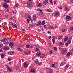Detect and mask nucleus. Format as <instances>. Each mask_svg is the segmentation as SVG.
<instances>
[{
  "label": "nucleus",
  "instance_id": "nucleus-29",
  "mask_svg": "<svg viewBox=\"0 0 73 73\" xmlns=\"http://www.w3.org/2000/svg\"><path fill=\"white\" fill-rule=\"evenodd\" d=\"M27 6L28 7H33L32 5H30V6H29V4H27Z\"/></svg>",
  "mask_w": 73,
  "mask_h": 73
},
{
  "label": "nucleus",
  "instance_id": "nucleus-19",
  "mask_svg": "<svg viewBox=\"0 0 73 73\" xmlns=\"http://www.w3.org/2000/svg\"><path fill=\"white\" fill-rule=\"evenodd\" d=\"M42 3H39L37 5V7H41L42 6Z\"/></svg>",
  "mask_w": 73,
  "mask_h": 73
},
{
  "label": "nucleus",
  "instance_id": "nucleus-38",
  "mask_svg": "<svg viewBox=\"0 0 73 73\" xmlns=\"http://www.w3.org/2000/svg\"><path fill=\"white\" fill-rule=\"evenodd\" d=\"M49 1L50 4H52V2H53V1L52 0H49Z\"/></svg>",
  "mask_w": 73,
  "mask_h": 73
},
{
  "label": "nucleus",
  "instance_id": "nucleus-23",
  "mask_svg": "<svg viewBox=\"0 0 73 73\" xmlns=\"http://www.w3.org/2000/svg\"><path fill=\"white\" fill-rule=\"evenodd\" d=\"M18 50L19 52H23V50L22 49H21L20 48H18Z\"/></svg>",
  "mask_w": 73,
  "mask_h": 73
},
{
  "label": "nucleus",
  "instance_id": "nucleus-42",
  "mask_svg": "<svg viewBox=\"0 0 73 73\" xmlns=\"http://www.w3.org/2000/svg\"><path fill=\"white\" fill-rule=\"evenodd\" d=\"M26 47L27 48H29L30 47V46L29 45H27Z\"/></svg>",
  "mask_w": 73,
  "mask_h": 73
},
{
  "label": "nucleus",
  "instance_id": "nucleus-12",
  "mask_svg": "<svg viewBox=\"0 0 73 73\" xmlns=\"http://www.w3.org/2000/svg\"><path fill=\"white\" fill-rule=\"evenodd\" d=\"M3 5L4 8H6L8 7V5L7 4H6V3H4Z\"/></svg>",
  "mask_w": 73,
  "mask_h": 73
},
{
  "label": "nucleus",
  "instance_id": "nucleus-20",
  "mask_svg": "<svg viewBox=\"0 0 73 73\" xmlns=\"http://www.w3.org/2000/svg\"><path fill=\"white\" fill-rule=\"evenodd\" d=\"M38 59L35 60L34 61V62H35L36 64L38 63Z\"/></svg>",
  "mask_w": 73,
  "mask_h": 73
},
{
  "label": "nucleus",
  "instance_id": "nucleus-37",
  "mask_svg": "<svg viewBox=\"0 0 73 73\" xmlns=\"http://www.w3.org/2000/svg\"><path fill=\"white\" fill-rule=\"evenodd\" d=\"M10 24H11V25H12V27H13V28H14V26L13 25V24H12V23L11 22H10L9 23Z\"/></svg>",
  "mask_w": 73,
  "mask_h": 73
},
{
  "label": "nucleus",
  "instance_id": "nucleus-61",
  "mask_svg": "<svg viewBox=\"0 0 73 73\" xmlns=\"http://www.w3.org/2000/svg\"><path fill=\"white\" fill-rule=\"evenodd\" d=\"M6 12H9V10L7 9L6 10Z\"/></svg>",
  "mask_w": 73,
  "mask_h": 73
},
{
  "label": "nucleus",
  "instance_id": "nucleus-53",
  "mask_svg": "<svg viewBox=\"0 0 73 73\" xmlns=\"http://www.w3.org/2000/svg\"><path fill=\"white\" fill-rule=\"evenodd\" d=\"M65 45L66 46H67L68 45V43H65Z\"/></svg>",
  "mask_w": 73,
  "mask_h": 73
},
{
  "label": "nucleus",
  "instance_id": "nucleus-21",
  "mask_svg": "<svg viewBox=\"0 0 73 73\" xmlns=\"http://www.w3.org/2000/svg\"><path fill=\"white\" fill-rule=\"evenodd\" d=\"M5 56H4V55L2 54L1 55V58L2 59H4V58Z\"/></svg>",
  "mask_w": 73,
  "mask_h": 73
},
{
  "label": "nucleus",
  "instance_id": "nucleus-27",
  "mask_svg": "<svg viewBox=\"0 0 73 73\" xmlns=\"http://www.w3.org/2000/svg\"><path fill=\"white\" fill-rule=\"evenodd\" d=\"M46 11L47 12H52V10L50 9L49 10L47 9Z\"/></svg>",
  "mask_w": 73,
  "mask_h": 73
},
{
  "label": "nucleus",
  "instance_id": "nucleus-48",
  "mask_svg": "<svg viewBox=\"0 0 73 73\" xmlns=\"http://www.w3.org/2000/svg\"><path fill=\"white\" fill-rule=\"evenodd\" d=\"M57 50V48L56 47H55L54 48V50L55 51H56V50Z\"/></svg>",
  "mask_w": 73,
  "mask_h": 73
},
{
  "label": "nucleus",
  "instance_id": "nucleus-11",
  "mask_svg": "<svg viewBox=\"0 0 73 73\" xmlns=\"http://www.w3.org/2000/svg\"><path fill=\"white\" fill-rule=\"evenodd\" d=\"M66 18L67 21L70 20H71V17H70L69 16H67L66 17Z\"/></svg>",
  "mask_w": 73,
  "mask_h": 73
},
{
  "label": "nucleus",
  "instance_id": "nucleus-5",
  "mask_svg": "<svg viewBox=\"0 0 73 73\" xmlns=\"http://www.w3.org/2000/svg\"><path fill=\"white\" fill-rule=\"evenodd\" d=\"M9 46L12 48L14 46V43L12 42H10L9 44Z\"/></svg>",
  "mask_w": 73,
  "mask_h": 73
},
{
  "label": "nucleus",
  "instance_id": "nucleus-7",
  "mask_svg": "<svg viewBox=\"0 0 73 73\" xmlns=\"http://www.w3.org/2000/svg\"><path fill=\"white\" fill-rule=\"evenodd\" d=\"M2 49L3 50H7L9 49V47H8V46H6L3 47Z\"/></svg>",
  "mask_w": 73,
  "mask_h": 73
},
{
  "label": "nucleus",
  "instance_id": "nucleus-36",
  "mask_svg": "<svg viewBox=\"0 0 73 73\" xmlns=\"http://www.w3.org/2000/svg\"><path fill=\"white\" fill-rule=\"evenodd\" d=\"M62 39V36H60L58 38V40L60 41V40H61Z\"/></svg>",
  "mask_w": 73,
  "mask_h": 73
},
{
  "label": "nucleus",
  "instance_id": "nucleus-28",
  "mask_svg": "<svg viewBox=\"0 0 73 73\" xmlns=\"http://www.w3.org/2000/svg\"><path fill=\"white\" fill-rule=\"evenodd\" d=\"M48 44H49L50 46H52V44L51 43L50 41L48 42Z\"/></svg>",
  "mask_w": 73,
  "mask_h": 73
},
{
  "label": "nucleus",
  "instance_id": "nucleus-40",
  "mask_svg": "<svg viewBox=\"0 0 73 73\" xmlns=\"http://www.w3.org/2000/svg\"><path fill=\"white\" fill-rule=\"evenodd\" d=\"M41 22L40 21L38 23V24L39 25H41Z\"/></svg>",
  "mask_w": 73,
  "mask_h": 73
},
{
  "label": "nucleus",
  "instance_id": "nucleus-13",
  "mask_svg": "<svg viewBox=\"0 0 73 73\" xmlns=\"http://www.w3.org/2000/svg\"><path fill=\"white\" fill-rule=\"evenodd\" d=\"M31 72L32 73H35L36 72V71L34 69H31Z\"/></svg>",
  "mask_w": 73,
  "mask_h": 73
},
{
  "label": "nucleus",
  "instance_id": "nucleus-50",
  "mask_svg": "<svg viewBox=\"0 0 73 73\" xmlns=\"http://www.w3.org/2000/svg\"><path fill=\"white\" fill-rule=\"evenodd\" d=\"M8 61H11V59L10 57H9L8 58Z\"/></svg>",
  "mask_w": 73,
  "mask_h": 73
},
{
  "label": "nucleus",
  "instance_id": "nucleus-22",
  "mask_svg": "<svg viewBox=\"0 0 73 73\" xmlns=\"http://www.w3.org/2000/svg\"><path fill=\"white\" fill-rule=\"evenodd\" d=\"M65 10L66 11V12H69V9L67 7H66L65 8Z\"/></svg>",
  "mask_w": 73,
  "mask_h": 73
},
{
  "label": "nucleus",
  "instance_id": "nucleus-57",
  "mask_svg": "<svg viewBox=\"0 0 73 73\" xmlns=\"http://www.w3.org/2000/svg\"><path fill=\"white\" fill-rule=\"evenodd\" d=\"M52 67H54V64H52Z\"/></svg>",
  "mask_w": 73,
  "mask_h": 73
},
{
  "label": "nucleus",
  "instance_id": "nucleus-14",
  "mask_svg": "<svg viewBox=\"0 0 73 73\" xmlns=\"http://www.w3.org/2000/svg\"><path fill=\"white\" fill-rule=\"evenodd\" d=\"M66 63V62H62L60 64V66H62L63 65H65V64Z\"/></svg>",
  "mask_w": 73,
  "mask_h": 73
},
{
  "label": "nucleus",
  "instance_id": "nucleus-43",
  "mask_svg": "<svg viewBox=\"0 0 73 73\" xmlns=\"http://www.w3.org/2000/svg\"><path fill=\"white\" fill-rule=\"evenodd\" d=\"M1 42H5V40H4V39L0 40Z\"/></svg>",
  "mask_w": 73,
  "mask_h": 73
},
{
  "label": "nucleus",
  "instance_id": "nucleus-46",
  "mask_svg": "<svg viewBox=\"0 0 73 73\" xmlns=\"http://www.w3.org/2000/svg\"><path fill=\"white\" fill-rule=\"evenodd\" d=\"M68 44H70V43H71V40H69L68 41Z\"/></svg>",
  "mask_w": 73,
  "mask_h": 73
},
{
  "label": "nucleus",
  "instance_id": "nucleus-45",
  "mask_svg": "<svg viewBox=\"0 0 73 73\" xmlns=\"http://www.w3.org/2000/svg\"><path fill=\"white\" fill-rule=\"evenodd\" d=\"M50 54H52V50H50L49 52Z\"/></svg>",
  "mask_w": 73,
  "mask_h": 73
},
{
  "label": "nucleus",
  "instance_id": "nucleus-49",
  "mask_svg": "<svg viewBox=\"0 0 73 73\" xmlns=\"http://www.w3.org/2000/svg\"><path fill=\"white\" fill-rule=\"evenodd\" d=\"M4 44H5V45H8V44H9V42H5L4 43Z\"/></svg>",
  "mask_w": 73,
  "mask_h": 73
},
{
  "label": "nucleus",
  "instance_id": "nucleus-62",
  "mask_svg": "<svg viewBox=\"0 0 73 73\" xmlns=\"http://www.w3.org/2000/svg\"><path fill=\"white\" fill-rule=\"evenodd\" d=\"M36 51H38V50H39V49L38 48H37L36 49Z\"/></svg>",
  "mask_w": 73,
  "mask_h": 73
},
{
  "label": "nucleus",
  "instance_id": "nucleus-41",
  "mask_svg": "<svg viewBox=\"0 0 73 73\" xmlns=\"http://www.w3.org/2000/svg\"><path fill=\"white\" fill-rule=\"evenodd\" d=\"M41 58H44L45 57V55H42V56H40Z\"/></svg>",
  "mask_w": 73,
  "mask_h": 73
},
{
  "label": "nucleus",
  "instance_id": "nucleus-31",
  "mask_svg": "<svg viewBox=\"0 0 73 73\" xmlns=\"http://www.w3.org/2000/svg\"><path fill=\"white\" fill-rule=\"evenodd\" d=\"M52 40L53 44H54L55 42V39H52Z\"/></svg>",
  "mask_w": 73,
  "mask_h": 73
},
{
  "label": "nucleus",
  "instance_id": "nucleus-52",
  "mask_svg": "<svg viewBox=\"0 0 73 73\" xmlns=\"http://www.w3.org/2000/svg\"><path fill=\"white\" fill-rule=\"evenodd\" d=\"M62 32H65V29H62Z\"/></svg>",
  "mask_w": 73,
  "mask_h": 73
},
{
  "label": "nucleus",
  "instance_id": "nucleus-44",
  "mask_svg": "<svg viewBox=\"0 0 73 73\" xmlns=\"http://www.w3.org/2000/svg\"><path fill=\"white\" fill-rule=\"evenodd\" d=\"M45 24V20L43 21H42V24H43V25H44Z\"/></svg>",
  "mask_w": 73,
  "mask_h": 73
},
{
  "label": "nucleus",
  "instance_id": "nucleus-51",
  "mask_svg": "<svg viewBox=\"0 0 73 73\" xmlns=\"http://www.w3.org/2000/svg\"><path fill=\"white\" fill-rule=\"evenodd\" d=\"M15 28H17V25H16V24H14L13 25Z\"/></svg>",
  "mask_w": 73,
  "mask_h": 73
},
{
  "label": "nucleus",
  "instance_id": "nucleus-39",
  "mask_svg": "<svg viewBox=\"0 0 73 73\" xmlns=\"http://www.w3.org/2000/svg\"><path fill=\"white\" fill-rule=\"evenodd\" d=\"M3 39L5 41H5H7L8 40V39L7 38H3Z\"/></svg>",
  "mask_w": 73,
  "mask_h": 73
},
{
  "label": "nucleus",
  "instance_id": "nucleus-55",
  "mask_svg": "<svg viewBox=\"0 0 73 73\" xmlns=\"http://www.w3.org/2000/svg\"><path fill=\"white\" fill-rule=\"evenodd\" d=\"M46 26L45 25H44V28H46Z\"/></svg>",
  "mask_w": 73,
  "mask_h": 73
},
{
  "label": "nucleus",
  "instance_id": "nucleus-2",
  "mask_svg": "<svg viewBox=\"0 0 73 73\" xmlns=\"http://www.w3.org/2000/svg\"><path fill=\"white\" fill-rule=\"evenodd\" d=\"M69 64H67L64 67V70L65 71H66V70L69 68Z\"/></svg>",
  "mask_w": 73,
  "mask_h": 73
},
{
  "label": "nucleus",
  "instance_id": "nucleus-59",
  "mask_svg": "<svg viewBox=\"0 0 73 73\" xmlns=\"http://www.w3.org/2000/svg\"><path fill=\"white\" fill-rule=\"evenodd\" d=\"M2 46H3V45L0 44V48H1V47H2Z\"/></svg>",
  "mask_w": 73,
  "mask_h": 73
},
{
  "label": "nucleus",
  "instance_id": "nucleus-32",
  "mask_svg": "<svg viewBox=\"0 0 73 73\" xmlns=\"http://www.w3.org/2000/svg\"><path fill=\"white\" fill-rule=\"evenodd\" d=\"M41 64H42V62H38L37 64H38V65H41Z\"/></svg>",
  "mask_w": 73,
  "mask_h": 73
},
{
  "label": "nucleus",
  "instance_id": "nucleus-58",
  "mask_svg": "<svg viewBox=\"0 0 73 73\" xmlns=\"http://www.w3.org/2000/svg\"><path fill=\"white\" fill-rule=\"evenodd\" d=\"M28 52H29V54H30V53H31V51H29Z\"/></svg>",
  "mask_w": 73,
  "mask_h": 73
},
{
  "label": "nucleus",
  "instance_id": "nucleus-3",
  "mask_svg": "<svg viewBox=\"0 0 73 73\" xmlns=\"http://www.w3.org/2000/svg\"><path fill=\"white\" fill-rule=\"evenodd\" d=\"M48 3V0H45L42 3L43 5L44 6L45 5H46V4Z\"/></svg>",
  "mask_w": 73,
  "mask_h": 73
},
{
  "label": "nucleus",
  "instance_id": "nucleus-15",
  "mask_svg": "<svg viewBox=\"0 0 73 73\" xmlns=\"http://www.w3.org/2000/svg\"><path fill=\"white\" fill-rule=\"evenodd\" d=\"M68 36H66L64 38V40L65 42L67 40H68Z\"/></svg>",
  "mask_w": 73,
  "mask_h": 73
},
{
  "label": "nucleus",
  "instance_id": "nucleus-64",
  "mask_svg": "<svg viewBox=\"0 0 73 73\" xmlns=\"http://www.w3.org/2000/svg\"><path fill=\"white\" fill-rule=\"evenodd\" d=\"M70 2L71 3H73V0H70Z\"/></svg>",
  "mask_w": 73,
  "mask_h": 73
},
{
  "label": "nucleus",
  "instance_id": "nucleus-1",
  "mask_svg": "<svg viewBox=\"0 0 73 73\" xmlns=\"http://www.w3.org/2000/svg\"><path fill=\"white\" fill-rule=\"evenodd\" d=\"M28 17L29 19H27V23H29V21H30V20H31V21H32V19L31 17V16L29 15L26 16V17Z\"/></svg>",
  "mask_w": 73,
  "mask_h": 73
},
{
  "label": "nucleus",
  "instance_id": "nucleus-9",
  "mask_svg": "<svg viewBox=\"0 0 73 73\" xmlns=\"http://www.w3.org/2000/svg\"><path fill=\"white\" fill-rule=\"evenodd\" d=\"M67 50H66V48H63L62 50V53H66V51Z\"/></svg>",
  "mask_w": 73,
  "mask_h": 73
},
{
  "label": "nucleus",
  "instance_id": "nucleus-60",
  "mask_svg": "<svg viewBox=\"0 0 73 73\" xmlns=\"http://www.w3.org/2000/svg\"><path fill=\"white\" fill-rule=\"evenodd\" d=\"M0 52H3V50L1 49H0Z\"/></svg>",
  "mask_w": 73,
  "mask_h": 73
},
{
  "label": "nucleus",
  "instance_id": "nucleus-56",
  "mask_svg": "<svg viewBox=\"0 0 73 73\" xmlns=\"http://www.w3.org/2000/svg\"><path fill=\"white\" fill-rule=\"evenodd\" d=\"M21 60H22V62H24V59H23V58H22L21 59Z\"/></svg>",
  "mask_w": 73,
  "mask_h": 73
},
{
  "label": "nucleus",
  "instance_id": "nucleus-16",
  "mask_svg": "<svg viewBox=\"0 0 73 73\" xmlns=\"http://www.w3.org/2000/svg\"><path fill=\"white\" fill-rule=\"evenodd\" d=\"M59 14H60V13H59V12L58 11L56 12L55 13V15L57 17L58 16V15H59Z\"/></svg>",
  "mask_w": 73,
  "mask_h": 73
},
{
  "label": "nucleus",
  "instance_id": "nucleus-10",
  "mask_svg": "<svg viewBox=\"0 0 73 73\" xmlns=\"http://www.w3.org/2000/svg\"><path fill=\"white\" fill-rule=\"evenodd\" d=\"M70 55H72V53L70 52H69L67 54L66 56L67 57H69Z\"/></svg>",
  "mask_w": 73,
  "mask_h": 73
},
{
  "label": "nucleus",
  "instance_id": "nucleus-4",
  "mask_svg": "<svg viewBox=\"0 0 73 73\" xmlns=\"http://www.w3.org/2000/svg\"><path fill=\"white\" fill-rule=\"evenodd\" d=\"M6 66L7 69L8 70H9V72H12V68L9 67L7 65H6Z\"/></svg>",
  "mask_w": 73,
  "mask_h": 73
},
{
  "label": "nucleus",
  "instance_id": "nucleus-47",
  "mask_svg": "<svg viewBox=\"0 0 73 73\" xmlns=\"http://www.w3.org/2000/svg\"><path fill=\"white\" fill-rule=\"evenodd\" d=\"M4 1L6 3H8V2H9V0H4Z\"/></svg>",
  "mask_w": 73,
  "mask_h": 73
},
{
  "label": "nucleus",
  "instance_id": "nucleus-8",
  "mask_svg": "<svg viewBox=\"0 0 73 73\" xmlns=\"http://www.w3.org/2000/svg\"><path fill=\"white\" fill-rule=\"evenodd\" d=\"M23 66L24 68H27L28 66V64L26 62H24L23 64Z\"/></svg>",
  "mask_w": 73,
  "mask_h": 73
},
{
  "label": "nucleus",
  "instance_id": "nucleus-18",
  "mask_svg": "<svg viewBox=\"0 0 73 73\" xmlns=\"http://www.w3.org/2000/svg\"><path fill=\"white\" fill-rule=\"evenodd\" d=\"M36 55L37 56H38L39 57L41 55V53L40 52H38L36 53Z\"/></svg>",
  "mask_w": 73,
  "mask_h": 73
},
{
  "label": "nucleus",
  "instance_id": "nucleus-63",
  "mask_svg": "<svg viewBox=\"0 0 73 73\" xmlns=\"http://www.w3.org/2000/svg\"><path fill=\"white\" fill-rule=\"evenodd\" d=\"M54 4H56V1H54Z\"/></svg>",
  "mask_w": 73,
  "mask_h": 73
},
{
  "label": "nucleus",
  "instance_id": "nucleus-26",
  "mask_svg": "<svg viewBox=\"0 0 73 73\" xmlns=\"http://www.w3.org/2000/svg\"><path fill=\"white\" fill-rule=\"evenodd\" d=\"M58 8L59 9H62V6L61 5L60 6L58 7Z\"/></svg>",
  "mask_w": 73,
  "mask_h": 73
},
{
  "label": "nucleus",
  "instance_id": "nucleus-17",
  "mask_svg": "<svg viewBox=\"0 0 73 73\" xmlns=\"http://www.w3.org/2000/svg\"><path fill=\"white\" fill-rule=\"evenodd\" d=\"M37 19V17H36V15H34L33 16V20H35L36 19Z\"/></svg>",
  "mask_w": 73,
  "mask_h": 73
},
{
  "label": "nucleus",
  "instance_id": "nucleus-30",
  "mask_svg": "<svg viewBox=\"0 0 73 73\" xmlns=\"http://www.w3.org/2000/svg\"><path fill=\"white\" fill-rule=\"evenodd\" d=\"M59 44L60 45H64V42H59Z\"/></svg>",
  "mask_w": 73,
  "mask_h": 73
},
{
  "label": "nucleus",
  "instance_id": "nucleus-24",
  "mask_svg": "<svg viewBox=\"0 0 73 73\" xmlns=\"http://www.w3.org/2000/svg\"><path fill=\"white\" fill-rule=\"evenodd\" d=\"M37 11H40V12H41V13H42V9H41L40 8L38 9Z\"/></svg>",
  "mask_w": 73,
  "mask_h": 73
},
{
  "label": "nucleus",
  "instance_id": "nucleus-25",
  "mask_svg": "<svg viewBox=\"0 0 73 73\" xmlns=\"http://www.w3.org/2000/svg\"><path fill=\"white\" fill-rule=\"evenodd\" d=\"M25 55H28L29 54V52H24Z\"/></svg>",
  "mask_w": 73,
  "mask_h": 73
},
{
  "label": "nucleus",
  "instance_id": "nucleus-34",
  "mask_svg": "<svg viewBox=\"0 0 73 73\" xmlns=\"http://www.w3.org/2000/svg\"><path fill=\"white\" fill-rule=\"evenodd\" d=\"M70 30L71 31H73V26L70 27Z\"/></svg>",
  "mask_w": 73,
  "mask_h": 73
},
{
  "label": "nucleus",
  "instance_id": "nucleus-35",
  "mask_svg": "<svg viewBox=\"0 0 73 73\" xmlns=\"http://www.w3.org/2000/svg\"><path fill=\"white\" fill-rule=\"evenodd\" d=\"M23 45L22 44H19L18 45V47H19V48H21V47H23Z\"/></svg>",
  "mask_w": 73,
  "mask_h": 73
},
{
  "label": "nucleus",
  "instance_id": "nucleus-6",
  "mask_svg": "<svg viewBox=\"0 0 73 73\" xmlns=\"http://www.w3.org/2000/svg\"><path fill=\"white\" fill-rule=\"evenodd\" d=\"M15 52L13 51H11L8 52V53L9 55H12L13 54H14Z\"/></svg>",
  "mask_w": 73,
  "mask_h": 73
},
{
  "label": "nucleus",
  "instance_id": "nucleus-33",
  "mask_svg": "<svg viewBox=\"0 0 73 73\" xmlns=\"http://www.w3.org/2000/svg\"><path fill=\"white\" fill-rule=\"evenodd\" d=\"M48 73H53V70L51 69Z\"/></svg>",
  "mask_w": 73,
  "mask_h": 73
},
{
  "label": "nucleus",
  "instance_id": "nucleus-54",
  "mask_svg": "<svg viewBox=\"0 0 73 73\" xmlns=\"http://www.w3.org/2000/svg\"><path fill=\"white\" fill-rule=\"evenodd\" d=\"M47 33H48V34H49V33H50V32H49V31H47Z\"/></svg>",
  "mask_w": 73,
  "mask_h": 73
}]
</instances>
